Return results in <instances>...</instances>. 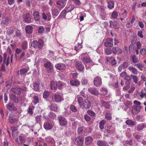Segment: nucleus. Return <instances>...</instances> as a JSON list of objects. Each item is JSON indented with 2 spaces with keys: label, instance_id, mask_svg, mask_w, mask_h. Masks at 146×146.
<instances>
[{
  "label": "nucleus",
  "instance_id": "obj_25",
  "mask_svg": "<svg viewBox=\"0 0 146 146\" xmlns=\"http://www.w3.org/2000/svg\"><path fill=\"white\" fill-rule=\"evenodd\" d=\"M34 18L36 21H38L40 19V16L39 13L37 11H35L33 13Z\"/></svg>",
  "mask_w": 146,
  "mask_h": 146
},
{
  "label": "nucleus",
  "instance_id": "obj_47",
  "mask_svg": "<svg viewBox=\"0 0 146 146\" xmlns=\"http://www.w3.org/2000/svg\"><path fill=\"white\" fill-rule=\"evenodd\" d=\"M131 77L135 83V84H137L138 81V78L137 76L132 74H131Z\"/></svg>",
  "mask_w": 146,
  "mask_h": 146
},
{
  "label": "nucleus",
  "instance_id": "obj_44",
  "mask_svg": "<svg viewBox=\"0 0 146 146\" xmlns=\"http://www.w3.org/2000/svg\"><path fill=\"white\" fill-rule=\"evenodd\" d=\"M106 121L103 120H102L99 123V127L100 129H103L104 128V124L106 123Z\"/></svg>",
  "mask_w": 146,
  "mask_h": 146
},
{
  "label": "nucleus",
  "instance_id": "obj_33",
  "mask_svg": "<svg viewBox=\"0 0 146 146\" xmlns=\"http://www.w3.org/2000/svg\"><path fill=\"white\" fill-rule=\"evenodd\" d=\"M11 100L15 103H17L18 102V97L16 95L11 94L10 96Z\"/></svg>",
  "mask_w": 146,
  "mask_h": 146
},
{
  "label": "nucleus",
  "instance_id": "obj_9",
  "mask_svg": "<svg viewBox=\"0 0 146 146\" xmlns=\"http://www.w3.org/2000/svg\"><path fill=\"white\" fill-rule=\"evenodd\" d=\"M66 0L64 1H59L56 3V6L60 10H61L65 6V3Z\"/></svg>",
  "mask_w": 146,
  "mask_h": 146
},
{
  "label": "nucleus",
  "instance_id": "obj_21",
  "mask_svg": "<svg viewBox=\"0 0 146 146\" xmlns=\"http://www.w3.org/2000/svg\"><path fill=\"white\" fill-rule=\"evenodd\" d=\"M50 86L51 89L53 92H55L57 90L56 81H51L50 82Z\"/></svg>",
  "mask_w": 146,
  "mask_h": 146
},
{
  "label": "nucleus",
  "instance_id": "obj_15",
  "mask_svg": "<svg viewBox=\"0 0 146 146\" xmlns=\"http://www.w3.org/2000/svg\"><path fill=\"white\" fill-rule=\"evenodd\" d=\"M51 10L52 17L54 18L58 15L60 11V10H58L54 7L52 8Z\"/></svg>",
  "mask_w": 146,
  "mask_h": 146
},
{
  "label": "nucleus",
  "instance_id": "obj_57",
  "mask_svg": "<svg viewBox=\"0 0 146 146\" xmlns=\"http://www.w3.org/2000/svg\"><path fill=\"white\" fill-rule=\"evenodd\" d=\"M140 53L141 55L144 56L146 54V48H142L140 50Z\"/></svg>",
  "mask_w": 146,
  "mask_h": 146
},
{
  "label": "nucleus",
  "instance_id": "obj_7",
  "mask_svg": "<svg viewBox=\"0 0 146 146\" xmlns=\"http://www.w3.org/2000/svg\"><path fill=\"white\" fill-rule=\"evenodd\" d=\"M106 62L110 64L111 66H115L117 64V61L113 57H107L106 59Z\"/></svg>",
  "mask_w": 146,
  "mask_h": 146
},
{
  "label": "nucleus",
  "instance_id": "obj_53",
  "mask_svg": "<svg viewBox=\"0 0 146 146\" xmlns=\"http://www.w3.org/2000/svg\"><path fill=\"white\" fill-rule=\"evenodd\" d=\"M44 31V29L42 26H41L39 27L38 29V33L39 34H41L43 33Z\"/></svg>",
  "mask_w": 146,
  "mask_h": 146
},
{
  "label": "nucleus",
  "instance_id": "obj_5",
  "mask_svg": "<svg viewBox=\"0 0 146 146\" xmlns=\"http://www.w3.org/2000/svg\"><path fill=\"white\" fill-rule=\"evenodd\" d=\"M15 141L18 146H21L25 141V138L22 136H19L15 140Z\"/></svg>",
  "mask_w": 146,
  "mask_h": 146
},
{
  "label": "nucleus",
  "instance_id": "obj_56",
  "mask_svg": "<svg viewBox=\"0 0 146 146\" xmlns=\"http://www.w3.org/2000/svg\"><path fill=\"white\" fill-rule=\"evenodd\" d=\"M27 43L26 42H24L22 43L21 48L23 50H25L27 48Z\"/></svg>",
  "mask_w": 146,
  "mask_h": 146
},
{
  "label": "nucleus",
  "instance_id": "obj_63",
  "mask_svg": "<svg viewBox=\"0 0 146 146\" xmlns=\"http://www.w3.org/2000/svg\"><path fill=\"white\" fill-rule=\"evenodd\" d=\"M133 136L137 139H139L141 137V136L137 133H135L133 134Z\"/></svg>",
  "mask_w": 146,
  "mask_h": 146
},
{
  "label": "nucleus",
  "instance_id": "obj_58",
  "mask_svg": "<svg viewBox=\"0 0 146 146\" xmlns=\"http://www.w3.org/2000/svg\"><path fill=\"white\" fill-rule=\"evenodd\" d=\"M110 25H112L113 27H116L117 25V23L116 21H110Z\"/></svg>",
  "mask_w": 146,
  "mask_h": 146
},
{
  "label": "nucleus",
  "instance_id": "obj_26",
  "mask_svg": "<svg viewBox=\"0 0 146 146\" xmlns=\"http://www.w3.org/2000/svg\"><path fill=\"white\" fill-rule=\"evenodd\" d=\"M11 129L12 130V136L13 138H14L18 135V130L15 127H11Z\"/></svg>",
  "mask_w": 146,
  "mask_h": 146
},
{
  "label": "nucleus",
  "instance_id": "obj_38",
  "mask_svg": "<svg viewBox=\"0 0 146 146\" xmlns=\"http://www.w3.org/2000/svg\"><path fill=\"white\" fill-rule=\"evenodd\" d=\"M35 118L36 122L40 123L41 121L42 116L41 115H37L35 116Z\"/></svg>",
  "mask_w": 146,
  "mask_h": 146
},
{
  "label": "nucleus",
  "instance_id": "obj_32",
  "mask_svg": "<svg viewBox=\"0 0 146 146\" xmlns=\"http://www.w3.org/2000/svg\"><path fill=\"white\" fill-rule=\"evenodd\" d=\"M97 143L99 146H109L107 143L104 141L99 140L97 142Z\"/></svg>",
  "mask_w": 146,
  "mask_h": 146
},
{
  "label": "nucleus",
  "instance_id": "obj_18",
  "mask_svg": "<svg viewBox=\"0 0 146 146\" xmlns=\"http://www.w3.org/2000/svg\"><path fill=\"white\" fill-rule=\"evenodd\" d=\"M49 107L50 110L55 112L58 111L59 110L58 107L56 104H52L49 106Z\"/></svg>",
  "mask_w": 146,
  "mask_h": 146
},
{
  "label": "nucleus",
  "instance_id": "obj_28",
  "mask_svg": "<svg viewBox=\"0 0 146 146\" xmlns=\"http://www.w3.org/2000/svg\"><path fill=\"white\" fill-rule=\"evenodd\" d=\"M7 108L9 110L11 111H16L17 110V109L14 106L13 104L10 103L6 105Z\"/></svg>",
  "mask_w": 146,
  "mask_h": 146
},
{
  "label": "nucleus",
  "instance_id": "obj_62",
  "mask_svg": "<svg viewBox=\"0 0 146 146\" xmlns=\"http://www.w3.org/2000/svg\"><path fill=\"white\" fill-rule=\"evenodd\" d=\"M135 20V17L133 15L132 17L131 20L129 22V25L131 27H132V24H133V23L134 22V21Z\"/></svg>",
  "mask_w": 146,
  "mask_h": 146
},
{
  "label": "nucleus",
  "instance_id": "obj_55",
  "mask_svg": "<svg viewBox=\"0 0 146 146\" xmlns=\"http://www.w3.org/2000/svg\"><path fill=\"white\" fill-rule=\"evenodd\" d=\"M112 51V50H111V48H107L105 49V52L106 54L109 55L111 54Z\"/></svg>",
  "mask_w": 146,
  "mask_h": 146
},
{
  "label": "nucleus",
  "instance_id": "obj_60",
  "mask_svg": "<svg viewBox=\"0 0 146 146\" xmlns=\"http://www.w3.org/2000/svg\"><path fill=\"white\" fill-rule=\"evenodd\" d=\"M31 45L35 48L37 47L38 45V41L36 40L33 41L31 43Z\"/></svg>",
  "mask_w": 146,
  "mask_h": 146
},
{
  "label": "nucleus",
  "instance_id": "obj_17",
  "mask_svg": "<svg viewBox=\"0 0 146 146\" xmlns=\"http://www.w3.org/2000/svg\"><path fill=\"white\" fill-rule=\"evenodd\" d=\"M145 128H146V123H141L138 124L135 127V129H136L137 131H139Z\"/></svg>",
  "mask_w": 146,
  "mask_h": 146
},
{
  "label": "nucleus",
  "instance_id": "obj_16",
  "mask_svg": "<svg viewBox=\"0 0 146 146\" xmlns=\"http://www.w3.org/2000/svg\"><path fill=\"white\" fill-rule=\"evenodd\" d=\"M55 67L57 69L59 70H64L66 68L65 65L63 63H59L56 64Z\"/></svg>",
  "mask_w": 146,
  "mask_h": 146
},
{
  "label": "nucleus",
  "instance_id": "obj_46",
  "mask_svg": "<svg viewBox=\"0 0 146 146\" xmlns=\"http://www.w3.org/2000/svg\"><path fill=\"white\" fill-rule=\"evenodd\" d=\"M118 15V13L116 11H113L111 14V17L113 19H117Z\"/></svg>",
  "mask_w": 146,
  "mask_h": 146
},
{
  "label": "nucleus",
  "instance_id": "obj_2",
  "mask_svg": "<svg viewBox=\"0 0 146 146\" xmlns=\"http://www.w3.org/2000/svg\"><path fill=\"white\" fill-rule=\"evenodd\" d=\"M82 60L85 65L86 69L90 68L93 65L92 61L88 56L83 57Z\"/></svg>",
  "mask_w": 146,
  "mask_h": 146
},
{
  "label": "nucleus",
  "instance_id": "obj_40",
  "mask_svg": "<svg viewBox=\"0 0 146 146\" xmlns=\"http://www.w3.org/2000/svg\"><path fill=\"white\" fill-rule=\"evenodd\" d=\"M125 123L126 124L129 125L133 126L135 125V122L131 119H128L126 121Z\"/></svg>",
  "mask_w": 146,
  "mask_h": 146
},
{
  "label": "nucleus",
  "instance_id": "obj_29",
  "mask_svg": "<svg viewBox=\"0 0 146 146\" xmlns=\"http://www.w3.org/2000/svg\"><path fill=\"white\" fill-rule=\"evenodd\" d=\"M84 141V138L82 137L79 136L76 138V141L78 145L82 144Z\"/></svg>",
  "mask_w": 146,
  "mask_h": 146
},
{
  "label": "nucleus",
  "instance_id": "obj_24",
  "mask_svg": "<svg viewBox=\"0 0 146 146\" xmlns=\"http://www.w3.org/2000/svg\"><path fill=\"white\" fill-rule=\"evenodd\" d=\"M26 32L29 34H31L33 32V28L31 26H26L25 28Z\"/></svg>",
  "mask_w": 146,
  "mask_h": 146
},
{
  "label": "nucleus",
  "instance_id": "obj_31",
  "mask_svg": "<svg viewBox=\"0 0 146 146\" xmlns=\"http://www.w3.org/2000/svg\"><path fill=\"white\" fill-rule=\"evenodd\" d=\"M11 21V20L8 17H6L1 22L2 24L6 25H8Z\"/></svg>",
  "mask_w": 146,
  "mask_h": 146
},
{
  "label": "nucleus",
  "instance_id": "obj_35",
  "mask_svg": "<svg viewBox=\"0 0 146 146\" xmlns=\"http://www.w3.org/2000/svg\"><path fill=\"white\" fill-rule=\"evenodd\" d=\"M70 83L72 86H78L80 84V83L78 80H72L70 82Z\"/></svg>",
  "mask_w": 146,
  "mask_h": 146
},
{
  "label": "nucleus",
  "instance_id": "obj_43",
  "mask_svg": "<svg viewBox=\"0 0 146 146\" xmlns=\"http://www.w3.org/2000/svg\"><path fill=\"white\" fill-rule=\"evenodd\" d=\"M63 85V82L60 81L56 82L57 88H58L59 89H60L62 88Z\"/></svg>",
  "mask_w": 146,
  "mask_h": 146
},
{
  "label": "nucleus",
  "instance_id": "obj_50",
  "mask_svg": "<svg viewBox=\"0 0 146 146\" xmlns=\"http://www.w3.org/2000/svg\"><path fill=\"white\" fill-rule=\"evenodd\" d=\"M87 113V114L89 115L91 117H93L95 115V113L92 110H88Z\"/></svg>",
  "mask_w": 146,
  "mask_h": 146
},
{
  "label": "nucleus",
  "instance_id": "obj_48",
  "mask_svg": "<svg viewBox=\"0 0 146 146\" xmlns=\"http://www.w3.org/2000/svg\"><path fill=\"white\" fill-rule=\"evenodd\" d=\"M50 94V92L48 91H44L43 94V97L44 98L46 99L48 97Z\"/></svg>",
  "mask_w": 146,
  "mask_h": 146
},
{
  "label": "nucleus",
  "instance_id": "obj_41",
  "mask_svg": "<svg viewBox=\"0 0 146 146\" xmlns=\"http://www.w3.org/2000/svg\"><path fill=\"white\" fill-rule=\"evenodd\" d=\"M114 2L113 1H110L108 3V7L110 9H112L114 7Z\"/></svg>",
  "mask_w": 146,
  "mask_h": 146
},
{
  "label": "nucleus",
  "instance_id": "obj_49",
  "mask_svg": "<svg viewBox=\"0 0 146 146\" xmlns=\"http://www.w3.org/2000/svg\"><path fill=\"white\" fill-rule=\"evenodd\" d=\"M33 103L34 105H36L39 102V98L38 97L36 96H35L33 97Z\"/></svg>",
  "mask_w": 146,
  "mask_h": 146
},
{
  "label": "nucleus",
  "instance_id": "obj_23",
  "mask_svg": "<svg viewBox=\"0 0 146 146\" xmlns=\"http://www.w3.org/2000/svg\"><path fill=\"white\" fill-rule=\"evenodd\" d=\"M51 66V63L50 61L47 62L45 63L44 64V66L46 68H49V69L48 70V73L51 72L53 70L52 68L50 67Z\"/></svg>",
  "mask_w": 146,
  "mask_h": 146
},
{
  "label": "nucleus",
  "instance_id": "obj_42",
  "mask_svg": "<svg viewBox=\"0 0 146 146\" xmlns=\"http://www.w3.org/2000/svg\"><path fill=\"white\" fill-rule=\"evenodd\" d=\"M74 48L76 51H78L82 48V46L81 44L78 43L77 44H76Z\"/></svg>",
  "mask_w": 146,
  "mask_h": 146
},
{
  "label": "nucleus",
  "instance_id": "obj_13",
  "mask_svg": "<svg viewBox=\"0 0 146 146\" xmlns=\"http://www.w3.org/2000/svg\"><path fill=\"white\" fill-rule=\"evenodd\" d=\"M88 91L91 94L94 96H98L99 95L98 91L95 88L90 87L88 88Z\"/></svg>",
  "mask_w": 146,
  "mask_h": 146
},
{
  "label": "nucleus",
  "instance_id": "obj_11",
  "mask_svg": "<svg viewBox=\"0 0 146 146\" xmlns=\"http://www.w3.org/2000/svg\"><path fill=\"white\" fill-rule=\"evenodd\" d=\"M76 68L80 72L82 71L84 68V66L82 63L80 61H76L75 63Z\"/></svg>",
  "mask_w": 146,
  "mask_h": 146
},
{
  "label": "nucleus",
  "instance_id": "obj_64",
  "mask_svg": "<svg viewBox=\"0 0 146 146\" xmlns=\"http://www.w3.org/2000/svg\"><path fill=\"white\" fill-rule=\"evenodd\" d=\"M142 33L143 32L141 30L138 31L137 34L138 36L141 38H143L144 36Z\"/></svg>",
  "mask_w": 146,
  "mask_h": 146
},
{
  "label": "nucleus",
  "instance_id": "obj_59",
  "mask_svg": "<svg viewBox=\"0 0 146 146\" xmlns=\"http://www.w3.org/2000/svg\"><path fill=\"white\" fill-rule=\"evenodd\" d=\"M137 66L139 70L141 71L143 70L142 68L143 67V66L142 64L138 63L135 65V66Z\"/></svg>",
  "mask_w": 146,
  "mask_h": 146
},
{
  "label": "nucleus",
  "instance_id": "obj_12",
  "mask_svg": "<svg viewBox=\"0 0 146 146\" xmlns=\"http://www.w3.org/2000/svg\"><path fill=\"white\" fill-rule=\"evenodd\" d=\"M40 85L43 88L44 87V84L42 82H36L33 85L34 90L35 91H38L39 90V86Z\"/></svg>",
  "mask_w": 146,
  "mask_h": 146
},
{
  "label": "nucleus",
  "instance_id": "obj_37",
  "mask_svg": "<svg viewBox=\"0 0 146 146\" xmlns=\"http://www.w3.org/2000/svg\"><path fill=\"white\" fill-rule=\"evenodd\" d=\"M139 96L142 98H145L146 100V92L145 90H143L139 93Z\"/></svg>",
  "mask_w": 146,
  "mask_h": 146
},
{
  "label": "nucleus",
  "instance_id": "obj_4",
  "mask_svg": "<svg viewBox=\"0 0 146 146\" xmlns=\"http://www.w3.org/2000/svg\"><path fill=\"white\" fill-rule=\"evenodd\" d=\"M52 99L54 102L59 103L63 100V98L61 95L55 94L52 96Z\"/></svg>",
  "mask_w": 146,
  "mask_h": 146
},
{
  "label": "nucleus",
  "instance_id": "obj_10",
  "mask_svg": "<svg viewBox=\"0 0 146 146\" xmlns=\"http://www.w3.org/2000/svg\"><path fill=\"white\" fill-rule=\"evenodd\" d=\"M141 108V106H134L132 109V112L133 114L136 115L140 112Z\"/></svg>",
  "mask_w": 146,
  "mask_h": 146
},
{
  "label": "nucleus",
  "instance_id": "obj_8",
  "mask_svg": "<svg viewBox=\"0 0 146 146\" xmlns=\"http://www.w3.org/2000/svg\"><path fill=\"white\" fill-rule=\"evenodd\" d=\"M22 90V88H20L16 87L12 88L11 89L10 91L15 94L18 95H21Z\"/></svg>",
  "mask_w": 146,
  "mask_h": 146
},
{
  "label": "nucleus",
  "instance_id": "obj_36",
  "mask_svg": "<svg viewBox=\"0 0 146 146\" xmlns=\"http://www.w3.org/2000/svg\"><path fill=\"white\" fill-rule=\"evenodd\" d=\"M29 69L28 68H24L21 69L20 70V75L21 76L25 75L28 72Z\"/></svg>",
  "mask_w": 146,
  "mask_h": 146
},
{
  "label": "nucleus",
  "instance_id": "obj_52",
  "mask_svg": "<svg viewBox=\"0 0 146 146\" xmlns=\"http://www.w3.org/2000/svg\"><path fill=\"white\" fill-rule=\"evenodd\" d=\"M48 116L50 118L53 119H54L56 118V114L53 112H51L50 113Z\"/></svg>",
  "mask_w": 146,
  "mask_h": 146
},
{
  "label": "nucleus",
  "instance_id": "obj_34",
  "mask_svg": "<svg viewBox=\"0 0 146 146\" xmlns=\"http://www.w3.org/2000/svg\"><path fill=\"white\" fill-rule=\"evenodd\" d=\"M128 69L130 71L132 72V73L135 75H137L138 73V70L132 66H129Z\"/></svg>",
  "mask_w": 146,
  "mask_h": 146
},
{
  "label": "nucleus",
  "instance_id": "obj_22",
  "mask_svg": "<svg viewBox=\"0 0 146 146\" xmlns=\"http://www.w3.org/2000/svg\"><path fill=\"white\" fill-rule=\"evenodd\" d=\"M43 127L45 129L50 130L52 129L53 126L52 124L48 122H46L44 123Z\"/></svg>",
  "mask_w": 146,
  "mask_h": 146
},
{
  "label": "nucleus",
  "instance_id": "obj_14",
  "mask_svg": "<svg viewBox=\"0 0 146 146\" xmlns=\"http://www.w3.org/2000/svg\"><path fill=\"white\" fill-rule=\"evenodd\" d=\"M113 40L110 38H108L106 40V42L104 43V45L106 47H112L113 46Z\"/></svg>",
  "mask_w": 146,
  "mask_h": 146
},
{
  "label": "nucleus",
  "instance_id": "obj_39",
  "mask_svg": "<svg viewBox=\"0 0 146 146\" xmlns=\"http://www.w3.org/2000/svg\"><path fill=\"white\" fill-rule=\"evenodd\" d=\"M101 103L102 106L104 107L105 108H109L110 105L108 102L102 100L101 101Z\"/></svg>",
  "mask_w": 146,
  "mask_h": 146
},
{
  "label": "nucleus",
  "instance_id": "obj_51",
  "mask_svg": "<svg viewBox=\"0 0 146 146\" xmlns=\"http://www.w3.org/2000/svg\"><path fill=\"white\" fill-rule=\"evenodd\" d=\"M132 62L134 63L139 62L138 59L137 57L136 56L133 55L132 56Z\"/></svg>",
  "mask_w": 146,
  "mask_h": 146
},
{
  "label": "nucleus",
  "instance_id": "obj_20",
  "mask_svg": "<svg viewBox=\"0 0 146 146\" xmlns=\"http://www.w3.org/2000/svg\"><path fill=\"white\" fill-rule=\"evenodd\" d=\"M112 51L115 54H121L123 52L122 50L119 47H113L112 48Z\"/></svg>",
  "mask_w": 146,
  "mask_h": 146
},
{
  "label": "nucleus",
  "instance_id": "obj_45",
  "mask_svg": "<svg viewBox=\"0 0 146 146\" xmlns=\"http://www.w3.org/2000/svg\"><path fill=\"white\" fill-rule=\"evenodd\" d=\"M38 45L37 47L40 48L41 49L43 46V42L42 40L41 39H40L38 41Z\"/></svg>",
  "mask_w": 146,
  "mask_h": 146
},
{
  "label": "nucleus",
  "instance_id": "obj_1",
  "mask_svg": "<svg viewBox=\"0 0 146 146\" xmlns=\"http://www.w3.org/2000/svg\"><path fill=\"white\" fill-rule=\"evenodd\" d=\"M77 100L80 107H82L85 109H89L90 108L91 103L88 99L84 100L81 97L79 96L77 97Z\"/></svg>",
  "mask_w": 146,
  "mask_h": 146
},
{
  "label": "nucleus",
  "instance_id": "obj_30",
  "mask_svg": "<svg viewBox=\"0 0 146 146\" xmlns=\"http://www.w3.org/2000/svg\"><path fill=\"white\" fill-rule=\"evenodd\" d=\"M93 138L90 136H88L86 137L85 143L86 145H89L93 141Z\"/></svg>",
  "mask_w": 146,
  "mask_h": 146
},
{
  "label": "nucleus",
  "instance_id": "obj_27",
  "mask_svg": "<svg viewBox=\"0 0 146 146\" xmlns=\"http://www.w3.org/2000/svg\"><path fill=\"white\" fill-rule=\"evenodd\" d=\"M68 12L66 10H63L60 13L59 15L57 17V19H61L63 18H65V16L67 13Z\"/></svg>",
  "mask_w": 146,
  "mask_h": 146
},
{
  "label": "nucleus",
  "instance_id": "obj_19",
  "mask_svg": "<svg viewBox=\"0 0 146 146\" xmlns=\"http://www.w3.org/2000/svg\"><path fill=\"white\" fill-rule=\"evenodd\" d=\"M24 19L25 23H29L31 22V19L29 13H27L24 15Z\"/></svg>",
  "mask_w": 146,
  "mask_h": 146
},
{
  "label": "nucleus",
  "instance_id": "obj_3",
  "mask_svg": "<svg viewBox=\"0 0 146 146\" xmlns=\"http://www.w3.org/2000/svg\"><path fill=\"white\" fill-rule=\"evenodd\" d=\"M58 120L59 125L61 126H66L68 124V121L66 118L61 115H59L58 117Z\"/></svg>",
  "mask_w": 146,
  "mask_h": 146
},
{
  "label": "nucleus",
  "instance_id": "obj_61",
  "mask_svg": "<svg viewBox=\"0 0 146 146\" xmlns=\"http://www.w3.org/2000/svg\"><path fill=\"white\" fill-rule=\"evenodd\" d=\"M70 109L72 111L74 112H76L77 110L76 108L73 105L70 106Z\"/></svg>",
  "mask_w": 146,
  "mask_h": 146
},
{
  "label": "nucleus",
  "instance_id": "obj_54",
  "mask_svg": "<svg viewBox=\"0 0 146 146\" xmlns=\"http://www.w3.org/2000/svg\"><path fill=\"white\" fill-rule=\"evenodd\" d=\"M35 107L33 106H30L29 108L28 113L31 114L33 113V110L34 109Z\"/></svg>",
  "mask_w": 146,
  "mask_h": 146
},
{
  "label": "nucleus",
  "instance_id": "obj_6",
  "mask_svg": "<svg viewBox=\"0 0 146 146\" xmlns=\"http://www.w3.org/2000/svg\"><path fill=\"white\" fill-rule=\"evenodd\" d=\"M93 82L94 84L97 87L100 86L102 84V78L98 76H96L94 78Z\"/></svg>",
  "mask_w": 146,
  "mask_h": 146
}]
</instances>
